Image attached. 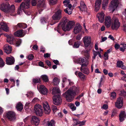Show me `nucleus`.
<instances>
[{
  "label": "nucleus",
  "instance_id": "f03ea898",
  "mask_svg": "<svg viewBox=\"0 0 126 126\" xmlns=\"http://www.w3.org/2000/svg\"><path fill=\"white\" fill-rule=\"evenodd\" d=\"M76 91L73 88H70L65 93L66 100L69 102L73 100L74 96L76 95Z\"/></svg>",
  "mask_w": 126,
  "mask_h": 126
},
{
  "label": "nucleus",
  "instance_id": "774afa93",
  "mask_svg": "<svg viewBox=\"0 0 126 126\" xmlns=\"http://www.w3.org/2000/svg\"><path fill=\"white\" fill-rule=\"evenodd\" d=\"M38 64L40 66H41L42 67H44V64L43 62H42L40 61L38 63Z\"/></svg>",
  "mask_w": 126,
  "mask_h": 126
},
{
  "label": "nucleus",
  "instance_id": "9d476101",
  "mask_svg": "<svg viewBox=\"0 0 126 126\" xmlns=\"http://www.w3.org/2000/svg\"><path fill=\"white\" fill-rule=\"evenodd\" d=\"M83 41L85 47H88L91 43V37L88 36H85L83 38Z\"/></svg>",
  "mask_w": 126,
  "mask_h": 126
},
{
  "label": "nucleus",
  "instance_id": "1a4fd4ad",
  "mask_svg": "<svg viewBox=\"0 0 126 126\" xmlns=\"http://www.w3.org/2000/svg\"><path fill=\"white\" fill-rule=\"evenodd\" d=\"M27 31H24L22 29L19 30L14 33L15 35L19 37H24L26 34Z\"/></svg>",
  "mask_w": 126,
  "mask_h": 126
},
{
  "label": "nucleus",
  "instance_id": "c9c22d12",
  "mask_svg": "<svg viewBox=\"0 0 126 126\" xmlns=\"http://www.w3.org/2000/svg\"><path fill=\"white\" fill-rule=\"evenodd\" d=\"M80 70L82 72L85 74L88 75L90 73V71L88 68L87 67L80 69Z\"/></svg>",
  "mask_w": 126,
  "mask_h": 126
},
{
  "label": "nucleus",
  "instance_id": "393cba45",
  "mask_svg": "<svg viewBox=\"0 0 126 126\" xmlns=\"http://www.w3.org/2000/svg\"><path fill=\"white\" fill-rule=\"evenodd\" d=\"M81 31V26L80 24L77 25L74 28L73 32L75 34H77Z\"/></svg>",
  "mask_w": 126,
  "mask_h": 126
},
{
  "label": "nucleus",
  "instance_id": "f8f14e48",
  "mask_svg": "<svg viewBox=\"0 0 126 126\" xmlns=\"http://www.w3.org/2000/svg\"><path fill=\"white\" fill-rule=\"evenodd\" d=\"M15 113L11 111H9L6 114V117L10 121H13L16 119Z\"/></svg>",
  "mask_w": 126,
  "mask_h": 126
},
{
  "label": "nucleus",
  "instance_id": "4468645a",
  "mask_svg": "<svg viewBox=\"0 0 126 126\" xmlns=\"http://www.w3.org/2000/svg\"><path fill=\"white\" fill-rule=\"evenodd\" d=\"M54 29L55 30L57 29V32L61 34V35H63V33H62L63 30V21H62L60 22L57 28H55Z\"/></svg>",
  "mask_w": 126,
  "mask_h": 126
},
{
  "label": "nucleus",
  "instance_id": "a878e982",
  "mask_svg": "<svg viewBox=\"0 0 126 126\" xmlns=\"http://www.w3.org/2000/svg\"><path fill=\"white\" fill-rule=\"evenodd\" d=\"M4 50L5 52L7 54H9L11 52L12 47L10 45H6L4 46Z\"/></svg>",
  "mask_w": 126,
  "mask_h": 126
},
{
  "label": "nucleus",
  "instance_id": "5701e85b",
  "mask_svg": "<svg viewBox=\"0 0 126 126\" xmlns=\"http://www.w3.org/2000/svg\"><path fill=\"white\" fill-rule=\"evenodd\" d=\"M43 106L45 113L47 114L49 113L50 111V109L49 105L47 104H43Z\"/></svg>",
  "mask_w": 126,
  "mask_h": 126
},
{
  "label": "nucleus",
  "instance_id": "c756f323",
  "mask_svg": "<svg viewBox=\"0 0 126 126\" xmlns=\"http://www.w3.org/2000/svg\"><path fill=\"white\" fill-rule=\"evenodd\" d=\"M39 2L40 5V10L42 11L45 8L46 5L44 2V0H40Z\"/></svg>",
  "mask_w": 126,
  "mask_h": 126
},
{
  "label": "nucleus",
  "instance_id": "ea45409f",
  "mask_svg": "<svg viewBox=\"0 0 126 126\" xmlns=\"http://www.w3.org/2000/svg\"><path fill=\"white\" fill-rule=\"evenodd\" d=\"M110 97L111 99H115L116 97V94L114 92H111L110 94Z\"/></svg>",
  "mask_w": 126,
  "mask_h": 126
},
{
  "label": "nucleus",
  "instance_id": "13d9d810",
  "mask_svg": "<svg viewBox=\"0 0 126 126\" xmlns=\"http://www.w3.org/2000/svg\"><path fill=\"white\" fill-rule=\"evenodd\" d=\"M98 53V52L94 51L93 52V59H95L96 56L97 55Z\"/></svg>",
  "mask_w": 126,
  "mask_h": 126
},
{
  "label": "nucleus",
  "instance_id": "423d86ee",
  "mask_svg": "<svg viewBox=\"0 0 126 126\" xmlns=\"http://www.w3.org/2000/svg\"><path fill=\"white\" fill-rule=\"evenodd\" d=\"M34 110L36 114L38 116H41L43 114V110L41 109L40 105L37 104L34 106Z\"/></svg>",
  "mask_w": 126,
  "mask_h": 126
},
{
  "label": "nucleus",
  "instance_id": "37998d69",
  "mask_svg": "<svg viewBox=\"0 0 126 126\" xmlns=\"http://www.w3.org/2000/svg\"><path fill=\"white\" fill-rule=\"evenodd\" d=\"M80 44V42L79 41L76 42L74 43L73 47L75 48H78Z\"/></svg>",
  "mask_w": 126,
  "mask_h": 126
},
{
  "label": "nucleus",
  "instance_id": "f3484780",
  "mask_svg": "<svg viewBox=\"0 0 126 126\" xmlns=\"http://www.w3.org/2000/svg\"><path fill=\"white\" fill-rule=\"evenodd\" d=\"M105 14L103 12L98 13L97 15L99 21L101 23L103 22L104 20Z\"/></svg>",
  "mask_w": 126,
  "mask_h": 126
},
{
  "label": "nucleus",
  "instance_id": "6e6d98bb",
  "mask_svg": "<svg viewBox=\"0 0 126 126\" xmlns=\"http://www.w3.org/2000/svg\"><path fill=\"white\" fill-rule=\"evenodd\" d=\"M51 108L54 112H55L57 110V107L53 105H52Z\"/></svg>",
  "mask_w": 126,
  "mask_h": 126
},
{
  "label": "nucleus",
  "instance_id": "2f4dec72",
  "mask_svg": "<svg viewBox=\"0 0 126 126\" xmlns=\"http://www.w3.org/2000/svg\"><path fill=\"white\" fill-rule=\"evenodd\" d=\"M73 121L74 123L73 124V125L74 126H76L79 124H80V125H84L85 122L84 121L82 122H79L76 119H73Z\"/></svg>",
  "mask_w": 126,
  "mask_h": 126
},
{
  "label": "nucleus",
  "instance_id": "e2e57ef3",
  "mask_svg": "<svg viewBox=\"0 0 126 126\" xmlns=\"http://www.w3.org/2000/svg\"><path fill=\"white\" fill-rule=\"evenodd\" d=\"M117 113V111L115 109H113V112H112V114L111 115V117H113Z\"/></svg>",
  "mask_w": 126,
  "mask_h": 126
},
{
  "label": "nucleus",
  "instance_id": "39448f33",
  "mask_svg": "<svg viewBox=\"0 0 126 126\" xmlns=\"http://www.w3.org/2000/svg\"><path fill=\"white\" fill-rule=\"evenodd\" d=\"M118 0H113L110 3L109 9L110 11L113 12L118 6Z\"/></svg>",
  "mask_w": 126,
  "mask_h": 126
},
{
  "label": "nucleus",
  "instance_id": "79ce46f5",
  "mask_svg": "<svg viewBox=\"0 0 126 126\" xmlns=\"http://www.w3.org/2000/svg\"><path fill=\"white\" fill-rule=\"evenodd\" d=\"M41 78L44 82H48L49 81L48 77L46 75H42Z\"/></svg>",
  "mask_w": 126,
  "mask_h": 126
},
{
  "label": "nucleus",
  "instance_id": "9b49d317",
  "mask_svg": "<svg viewBox=\"0 0 126 126\" xmlns=\"http://www.w3.org/2000/svg\"><path fill=\"white\" fill-rule=\"evenodd\" d=\"M31 124L35 126H38L40 123V120L38 117L35 116H33L31 119Z\"/></svg>",
  "mask_w": 126,
  "mask_h": 126
},
{
  "label": "nucleus",
  "instance_id": "4be33fe9",
  "mask_svg": "<svg viewBox=\"0 0 126 126\" xmlns=\"http://www.w3.org/2000/svg\"><path fill=\"white\" fill-rule=\"evenodd\" d=\"M60 90L58 87H54L52 89V93L54 95H60Z\"/></svg>",
  "mask_w": 126,
  "mask_h": 126
},
{
  "label": "nucleus",
  "instance_id": "4c0bfd02",
  "mask_svg": "<svg viewBox=\"0 0 126 126\" xmlns=\"http://www.w3.org/2000/svg\"><path fill=\"white\" fill-rule=\"evenodd\" d=\"M80 6L81 8V11H86L87 9L86 6L83 1H81L80 2Z\"/></svg>",
  "mask_w": 126,
  "mask_h": 126
},
{
  "label": "nucleus",
  "instance_id": "de8ad7c7",
  "mask_svg": "<svg viewBox=\"0 0 126 126\" xmlns=\"http://www.w3.org/2000/svg\"><path fill=\"white\" fill-rule=\"evenodd\" d=\"M69 105L72 111H74L76 110V108L74 104L71 103L69 104Z\"/></svg>",
  "mask_w": 126,
  "mask_h": 126
},
{
  "label": "nucleus",
  "instance_id": "a19ab883",
  "mask_svg": "<svg viewBox=\"0 0 126 126\" xmlns=\"http://www.w3.org/2000/svg\"><path fill=\"white\" fill-rule=\"evenodd\" d=\"M76 62L77 63H79L80 64L85 62V60L83 58H78L76 60Z\"/></svg>",
  "mask_w": 126,
  "mask_h": 126
},
{
  "label": "nucleus",
  "instance_id": "ddd939ff",
  "mask_svg": "<svg viewBox=\"0 0 126 126\" xmlns=\"http://www.w3.org/2000/svg\"><path fill=\"white\" fill-rule=\"evenodd\" d=\"M123 100L122 98L119 97L118 98L115 103V107L118 109L121 108L123 106Z\"/></svg>",
  "mask_w": 126,
  "mask_h": 126
},
{
  "label": "nucleus",
  "instance_id": "09e8293b",
  "mask_svg": "<svg viewBox=\"0 0 126 126\" xmlns=\"http://www.w3.org/2000/svg\"><path fill=\"white\" fill-rule=\"evenodd\" d=\"M41 81V80L40 78L34 79L33 80V82L34 83V84H36V83H40Z\"/></svg>",
  "mask_w": 126,
  "mask_h": 126
},
{
  "label": "nucleus",
  "instance_id": "6ab92c4d",
  "mask_svg": "<svg viewBox=\"0 0 126 126\" xmlns=\"http://www.w3.org/2000/svg\"><path fill=\"white\" fill-rule=\"evenodd\" d=\"M0 25L1 26V27L0 28V32H1L3 30L6 32L9 31L8 27L6 23L3 22H1L0 23Z\"/></svg>",
  "mask_w": 126,
  "mask_h": 126
},
{
  "label": "nucleus",
  "instance_id": "c85d7f7f",
  "mask_svg": "<svg viewBox=\"0 0 126 126\" xmlns=\"http://www.w3.org/2000/svg\"><path fill=\"white\" fill-rule=\"evenodd\" d=\"M117 66L118 67L121 68L122 69H125L126 67L124 65V63L121 61H118L117 63Z\"/></svg>",
  "mask_w": 126,
  "mask_h": 126
},
{
  "label": "nucleus",
  "instance_id": "473e14b6",
  "mask_svg": "<svg viewBox=\"0 0 126 126\" xmlns=\"http://www.w3.org/2000/svg\"><path fill=\"white\" fill-rule=\"evenodd\" d=\"M121 47L120 48V50L122 52H124L126 49V44L123 43H122L120 44Z\"/></svg>",
  "mask_w": 126,
  "mask_h": 126
},
{
  "label": "nucleus",
  "instance_id": "7ed1b4c3",
  "mask_svg": "<svg viewBox=\"0 0 126 126\" xmlns=\"http://www.w3.org/2000/svg\"><path fill=\"white\" fill-rule=\"evenodd\" d=\"M61 11L59 10L52 16L53 20L50 22L49 24L52 25L57 23L59 21V20L60 19L61 17Z\"/></svg>",
  "mask_w": 126,
  "mask_h": 126
},
{
  "label": "nucleus",
  "instance_id": "8fccbe9b",
  "mask_svg": "<svg viewBox=\"0 0 126 126\" xmlns=\"http://www.w3.org/2000/svg\"><path fill=\"white\" fill-rule=\"evenodd\" d=\"M21 43V40L20 39H18L16 41V47H18L20 45Z\"/></svg>",
  "mask_w": 126,
  "mask_h": 126
},
{
  "label": "nucleus",
  "instance_id": "c03bdc74",
  "mask_svg": "<svg viewBox=\"0 0 126 126\" xmlns=\"http://www.w3.org/2000/svg\"><path fill=\"white\" fill-rule=\"evenodd\" d=\"M48 18L47 17H41V18L40 21L41 23H46L47 22L48 20Z\"/></svg>",
  "mask_w": 126,
  "mask_h": 126
},
{
  "label": "nucleus",
  "instance_id": "0e129e2a",
  "mask_svg": "<svg viewBox=\"0 0 126 126\" xmlns=\"http://www.w3.org/2000/svg\"><path fill=\"white\" fill-rule=\"evenodd\" d=\"M104 56L105 57L104 59L105 60H107L108 59V53L105 52V53L104 54Z\"/></svg>",
  "mask_w": 126,
  "mask_h": 126
},
{
  "label": "nucleus",
  "instance_id": "2eb2a0df",
  "mask_svg": "<svg viewBox=\"0 0 126 126\" xmlns=\"http://www.w3.org/2000/svg\"><path fill=\"white\" fill-rule=\"evenodd\" d=\"M111 19L110 16H108L105 17V24L106 27L108 28H109L111 25Z\"/></svg>",
  "mask_w": 126,
  "mask_h": 126
},
{
  "label": "nucleus",
  "instance_id": "cd10ccee",
  "mask_svg": "<svg viewBox=\"0 0 126 126\" xmlns=\"http://www.w3.org/2000/svg\"><path fill=\"white\" fill-rule=\"evenodd\" d=\"M68 8H67L66 9H64V11L68 15H70L72 13V11L71 9L72 6L71 4L68 5Z\"/></svg>",
  "mask_w": 126,
  "mask_h": 126
},
{
  "label": "nucleus",
  "instance_id": "49530a36",
  "mask_svg": "<svg viewBox=\"0 0 126 126\" xmlns=\"http://www.w3.org/2000/svg\"><path fill=\"white\" fill-rule=\"evenodd\" d=\"M85 55L86 58V59H88L90 56L89 54V51L88 50H86L85 51Z\"/></svg>",
  "mask_w": 126,
  "mask_h": 126
},
{
  "label": "nucleus",
  "instance_id": "dca6fc26",
  "mask_svg": "<svg viewBox=\"0 0 126 126\" xmlns=\"http://www.w3.org/2000/svg\"><path fill=\"white\" fill-rule=\"evenodd\" d=\"M6 64L8 65H12L14 64L15 60L14 58L12 57H7L6 58Z\"/></svg>",
  "mask_w": 126,
  "mask_h": 126
},
{
  "label": "nucleus",
  "instance_id": "b1692460",
  "mask_svg": "<svg viewBox=\"0 0 126 126\" xmlns=\"http://www.w3.org/2000/svg\"><path fill=\"white\" fill-rule=\"evenodd\" d=\"M7 41L11 44H13L16 41L14 38L12 36L8 35L6 39Z\"/></svg>",
  "mask_w": 126,
  "mask_h": 126
},
{
  "label": "nucleus",
  "instance_id": "58836bf2",
  "mask_svg": "<svg viewBox=\"0 0 126 126\" xmlns=\"http://www.w3.org/2000/svg\"><path fill=\"white\" fill-rule=\"evenodd\" d=\"M108 0H103L102 2V8L105 9L108 3Z\"/></svg>",
  "mask_w": 126,
  "mask_h": 126
},
{
  "label": "nucleus",
  "instance_id": "603ef678",
  "mask_svg": "<svg viewBox=\"0 0 126 126\" xmlns=\"http://www.w3.org/2000/svg\"><path fill=\"white\" fill-rule=\"evenodd\" d=\"M55 122L54 120H52L48 123V126H54L55 125Z\"/></svg>",
  "mask_w": 126,
  "mask_h": 126
},
{
  "label": "nucleus",
  "instance_id": "4d7b16f0",
  "mask_svg": "<svg viewBox=\"0 0 126 126\" xmlns=\"http://www.w3.org/2000/svg\"><path fill=\"white\" fill-rule=\"evenodd\" d=\"M121 96H126V93L124 90H122L120 91Z\"/></svg>",
  "mask_w": 126,
  "mask_h": 126
},
{
  "label": "nucleus",
  "instance_id": "5fc2aeb1",
  "mask_svg": "<svg viewBox=\"0 0 126 126\" xmlns=\"http://www.w3.org/2000/svg\"><path fill=\"white\" fill-rule=\"evenodd\" d=\"M45 62L49 67V68L51 69V62L49 60H47L45 61Z\"/></svg>",
  "mask_w": 126,
  "mask_h": 126
},
{
  "label": "nucleus",
  "instance_id": "680f3d73",
  "mask_svg": "<svg viewBox=\"0 0 126 126\" xmlns=\"http://www.w3.org/2000/svg\"><path fill=\"white\" fill-rule=\"evenodd\" d=\"M81 66L80 68V69H82L83 68H85L86 67L87 65V64L85 63H84L83 64H81Z\"/></svg>",
  "mask_w": 126,
  "mask_h": 126
},
{
  "label": "nucleus",
  "instance_id": "412c9836",
  "mask_svg": "<svg viewBox=\"0 0 126 126\" xmlns=\"http://www.w3.org/2000/svg\"><path fill=\"white\" fill-rule=\"evenodd\" d=\"M101 2V0H96L95 3L94 10L96 12L98 11L100 8Z\"/></svg>",
  "mask_w": 126,
  "mask_h": 126
},
{
  "label": "nucleus",
  "instance_id": "20e7f679",
  "mask_svg": "<svg viewBox=\"0 0 126 126\" xmlns=\"http://www.w3.org/2000/svg\"><path fill=\"white\" fill-rule=\"evenodd\" d=\"M75 24L73 21H69L67 23L63 25V31H69L72 29Z\"/></svg>",
  "mask_w": 126,
  "mask_h": 126
},
{
  "label": "nucleus",
  "instance_id": "3c124183",
  "mask_svg": "<svg viewBox=\"0 0 126 126\" xmlns=\"http://www.w3.org/2000/svg\"><path fill=\"white\" fill-rule=\"evenodd\" d=\"M57 1V0H49V4L51 5H54L56 4Z\"/></svg>",
  "mask_w": 126,
  "mask_h": 126
},
{
  "label": "nucleus",
  "instance_id": "bb28decb",
  "mask_svg": "<svg viewBox=\"0 0 126 126\" xmlns=\"http://www.w3.org/2000/svg\"><path fill=\"white\" fill-rule=\"evenodd\" d=\"M16 27L17 29L26 28L27 27V25L25 23H18Z\"/></svg>",
  "mask_w": 126,
  "mask_h": 126
},
{
  "label": "nucleus",
  "instance_id": "864d4df0",
  "mask_svg": "<svg viewBox=\"0 0 126 126\" xmlns=\"http://www.w3.org/2000/svg\"><path fill=\"white\" fill-rule=\"evenodd\" d=\"M70 2V0H65L63 1V3H66L64 4V6L66 7L68 6V5H69L70 4H69Z\"/></svg>",
  "mask_w": 126,
  "mask_h": 126
},
{
  "label": "nucleus",
  "instance_id": "a18cd8bd",
  "mask_svg": "<svg viewBox=\"0 0 126 126\" xmlns=\"http://www.w3.org/2000/svg\"><path fill=\"white\" fill-rule=\"evenodd\" d=\"M59 80L58 78L56 77L54 78L53 80V83L56 85L59 84Z\"/></svg>",
  "mask_w": 126,
  "mask_h": 126
},
{
  "label": "nucleus",
  "instance_id": "e433bc0d",
  "mask_svg": "<svg viewBox=\"0 0 126 126\" xmlns=\"http://www.w3.org/2000/svg\"><path fill=\"white\" fill-rule=\"evenodd\" d=\"M32 107V103H31L28 102L26 103L24 107V108L25 110L30 109L31 110Z\"/></svg>",
  "mask_w": 126,
  "mask_h": 126
},
{
  "label": "nucleus",
  "instance_id": "69168bd1",
  "mask_svg": "<svg viewBox=\"0 0 126 126\" xmlns=\"http://www.w3.org/2000/svg\"><path fill=\"white\" fill-rule=\"evenodd\" d=\"M114 47L115 49H118L120 47V45L118 44H116L114 45Z\"/></svg>",
  "mask_w": 126,
  "mask_h": 126
},
{
  "label": "nucleus",
  "instance_id": "052dcab7",
  "mask_svg": "<svg viewBox=\"0 0 126 126\" xmlns=\"http://www.w3.org/2000/svg\"><path fill=\"white\" fill-rule=\"evenodd\" d=\"M31 4L32 6H35L36 4V0H32Z\"/></svg>",
  "mask_w": 126,
  "mask_h": 126
},
{
  "label": "nucleus",
  "instance_id": "aec40b11",
  "mask_svg": "<svg viewBox=\"0 0 126 126\" xmlns=\"http://www.w3.org/2000/svg\"><path fill=\"white\" fill-rule=\"evenodd\" d=\"M119 117L120 121L123 122L126 118V114L125 111H121L119 115Z\"/></svg>",
  "mask_w": 126,
  "mask_h": 126
},
{
  "label": "nucleus",
  "instance_id": "0eeeda50",
  "mask_svg": "<svg viewBox=\"0 0 126 126\" xmlns=\"http://www.w3.org/2000/svg\"><path fill=\"white\" fill-rule=\"evenodd\" d=\"M53 103L56 105H60L62 102L61 95H53L52 97Z\"/></svg>",
  "mask_w": 126,
  "mask_h": 126
},
{
  "label": "nucleus",
  "instance_id": "338daca9",
  "mask_svg": "<svg viewBox=\"0 0 126 126\" xmlns=\"http://www.w3.org/2000/svg\"><path fill=\"white\" fill-rule=\"evenodd\" d=\"M32 48L34 50H37L38 48V46L36 45H34L32 47Z\"/></svg>",
  "mask_w": 126,
  "mask_h": 126
},
{
  "label": "nucleus",
  "instance_id": "f704fd0d",
  "mask_svg": "<svg viewBox=\"0 0 126 126\" xmlns=\"http://www.w3.org/2000/svg\"><path fill=\"white\" fill-rule=\"evenodd\" d=\"M79 77L82 80H85L86 77L81 72H79L78 74Z\"/></svg>",
  "mask_w": 126,
  "mask_h": 126
},
{
  "label": "nucleus",
  "instance_id": "7c9ffc66",
  "mask_svg": "<svg viewBox=\"0 0 126 126\" xmlns=\"http://www.w3.org/2000/svg\"><path fill=\"white\" fill-rule=\"evenodd\" d=\"M20 9L23 10L24 8L28 9L29 8V5L28 3H22L20 5L19 7Z\"/></svg>",
  "mask_w": 126,
  "mask_h": 126
},
{
  "label": "nucleus",
  "instance_id": "bf43d9fd",
  "mask_svg": "<svg viewBox=\"0 0 126 126\" xmlns=\"http://www.w3.org/2000/svg\"><path fill=\"white\" fill-rule=\"evenodd\" d=\"M34 57L33 55L32 54H29L28 57V59L30 60H32Z\"/></svg>",
  "mask_w": 126,
  "mask_h": 126
},
{
  "label": "nucleus",
  "instance_id": "a211bd4d",
  "mask_svg": "<svg viewBox=\"0 0 126 126\" xmlns=\"http://www.w3.org/2000/svg\"><path fill=\"white\" fill-rule=\"evenodd\" d=\"M39 91L41 94L44 95L47 94L48 92L47 89L43 85H40V86Z\"/></svg>",
  "mask_w": 126,
  "mask_h": 126
},
{
  "label": "nucleus",
  "instance_id": "f257e3e1",
  "mask_svg": "<svg viewBox=\"0 0 126 126\" xmlns=\"http://www.w3.org/2000/svg\"><path fill=\"white\" fill-rule=\"evenodd\" d=\"M9 4L3 3L0 5V9L6 13H12L15 11V6L14 5H12L10 7Z\"/></svg>",
  "mask_w": 126,
  "mask_h": 126
},
{
  "label": "nucleus",
  "instance_id": "72a5a7b5",
  "mask_svg": "<svg viewBox=\"0 0 126 126\" xmlns=\"http://www.w3.org/2000/svg\"><path fill=\"white\" fill-rule=\"evenodd\" d=\"M23 107L22 104L21 103H19L17 104L16 108L18 111H21L23 109Z\"/></svg>",
  "mask_w": 126,
  "mask_h": 126
},
{
  "label": "nucleus",
  "instance_id": "6e6552de",
  "mask_svg": "<svg viewBox=\"0 0 126 126\" xmlns=\"http://www.w3.org/2000/svg\"><path fill=\"white\" fill-rule=\"evenodd\" d=\"M113 20L114 22L112 23V29L113 30H116L120 27V23L118 18H115Z\"/></svg>",
  "mask_w": 126,
  "mask_h": 126
}]
</instances>
